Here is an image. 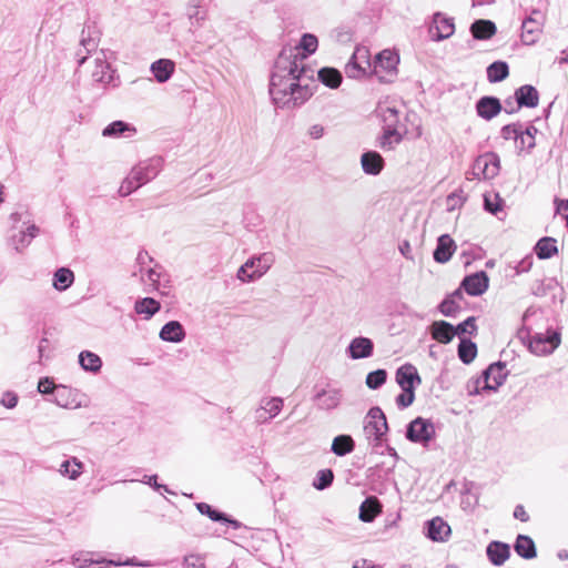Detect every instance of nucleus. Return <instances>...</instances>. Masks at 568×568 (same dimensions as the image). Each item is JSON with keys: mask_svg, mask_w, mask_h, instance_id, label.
<instances>
[{"mask_svg": "<svg viewBox=\"0 0 568 568\" xmlns=\"http://www.w3.org/2000/svg\"><path fill=\"white\" fill-rule=\"evenodd\" d=\"M305 67L296 49H283L277 55L270 79L272 102L280 109H295L304 104L313 90L304 77Z\"/></svg>", "mask_w": 568, "mask_h": 568, "instance_id": "1", "label": "nucleus"}, {"mask_svg": "<svg viewBox=\"0 0 568 568\" xmlns=\"http://www.w3.org/2000/svg\"><path fill=\"white\" fill-rule=\"evenodd\" d=\"M274 262L271 253L264 252L248 258L237 271V278L244 283L263 276Z\"/></svg>", "mask_w": 568, "mask_h": 568, "instance_id": "2", "label": "nucleus"}, {"mask_svg": "<svg viewBox=\"0 0 568 568\" xmlns=\"http://www.w3.org/2000/svg\"><path fill=\"white\" fill-rule=\"evenodd\" d=\"M528 348L537 356H547L560 345L561 334L557 329L548 328L546 333L527 335Z\"/></svg>", "mask_w": 568, "mask_h": 568, "instance_id": "3", "label": "nucleus"}, {"mask_svg": "<svg viewBox=\"0 0 568 568\" xmlns=\"http://www.w3.org/2000/svg\"><path fill=\"white\" fill-rule=\"evenodd\" d=\"M101 33L94 24H88L82 29L79 49L75 52L78 64L82 65L90 61V55L95 57L100 43Z\"/></svg>", "mask_w": 568, "mask_h": 568, "instance_id": "4", "label": "nucleus"}, {"mask_svg": "<svg viewBox=\"0 0 568 568\" xmlns=\"http://www.w3.org/2000/svg\"><path fill=\"white\" fill-rule=\"evenodd\" d=\"M388 427L384 413L378 407L368 410L364 419V434L371 442H379L386 434Z\"/></svg>", "mask_w": 568, "mask_h": 568, "instance_id": "5", "label": "nucleus"}, {"mask_svg": "<svg viewBox=\"0 0 568 568\" xmlns=\"http://www.w3.org/2000/svg\"><path fill=\"white\" fill-rule=\"evenodd\" d=\"M93 68L91 70V78L94 82L100 83L102 87L112 85L116 87L114 71L108 62L106 53L104 50L95 52V57L91 61Z\"/></svg>", "mask_w": 568, "mask_h": 568, "instance_id": "6", "label": "nucleus"}, {"mask_svg": "<svg viewBox=\"0 0 568 568\" xmlns=\"http://www.w3.org/2000/svg\"><path fill=\"white\" fill-rule=\"evenodd\" d=\"M163 169V159L153 156L139 162L132 168V178L136 179L142 185L155 179Z\"/></svg>", "mask_w": 568, "mask_h": 568, "instance_id": "7", "label": "nucleus"}, {"mask_svg": "<svg viewBox=\"0 0 568 568\" xmlns=\"http://www.w3.org/2000/svg\"><path fill=\"white\" fill-rule=\"evenodd\" d=\"M369 52L366 48H356L345 65V74L351 79H361L371 69Z\"/></svg>", "mask_w": 568, "mask_h": 568, "instance_id": "8", "label": "nucleus"}, {"mask_svg": "<svg viewBox=\"0 0 568 568\" xmlns=\"http://www.w3.org/2000/svg\"><path fill=\"white\" fill-rule=\"evenodd\" d=\"M434 435L435 427L433 423L422 417H417L409 423L406 434L410 442L423 445H426L429 440H432Z\"/></svg>", "mask_w": 568, "mask_h": 568, "instance_id": "9", "label": "nucleus"}, {"mask_svg": "<svg viewBox=\"0 0 568 568\" xmlns=\"http://www.w3.org/2000/svg\"><path fill=\"white\" fill-rule=\"evenodd\" d=\"M471 172L478 180H494L497 175V154L488 152L479 155L473 164Z\"/></svg>", "mask_w": 568, "mask_h": 568, "instance_id": "10", "label": "nucleus"}, {"mask_svg": "<svg viewBox=\"0 0 568 568\" xmlns=\"http://www.w3.org/2000/svg\"><path fill=\"white\" fill-rule=\"evenodd\" d=\"M71 562L78 568H89L97 566V568H105L106 566H120V565H130L131 561H113L105 560L101 556L90 551H77L71 557Z\"/></svg>", "mask_w": 568, "mask_h": 568, "instance_id": "11", "label": "nucleus"}, {"mask_svg": "<svg viewBox=\"0 0 568 568\" xmlns=\"http://www.w3.org/2000/svg\"><path fill=\"white\" fill-rule=\"evenodd\" d=\"M284 402L277 396L263 397L258 407L255 409V418L258 423L264 424L275 418L283 409Z\"/></svg>", "mask_w": 568, "mask_h": 568, "instance_id": "12", "label": "nucleus"}, {"mask_svg": "<svg viewBox=\"0 0 568 568\" xmlns=\"http://www.w3.org/2000/svg\"><path fill=\"white\" fill-rule=\"evenodd\" d=\"M497 369V363H493L468 386L469 394H491L497 388V376L494 374Z\"/></svg>", "mask_w": 568, "mask_h": 568, "instance_id": "13", "label": "nucleus"}, {"mask_svg": "<svg viewBox=\"0 0 568 568\" xmlns=\"http://www.w3.org/2000/svg\"><path fill=\"white\" fill-rule=\"evenodd\" d=\"M398 62L399 58L394 51L383 50L375 57L373 73L383 80L385 78L383 73L393 74L396 71Z\"/></svg>", "mask_w": 568, "mask_h": 568, "instance_id": "14", "label": "nucleus"}, {"mask_svg": "<svg viewBox=\"0 0 568 568\" xmlns=\"http://www.w3.org/2000/svg\"><path fill=\"white\" fill-rule=\"evenodd\" d=\"M373 341L364 336H357L352 338L346 348L347 356L353 361L368 358L373 355Z\"/></svg>", "mask_w": 568, "mask_h": 568, "instance_id": "15", "label": "nucleus"}, {"mask_svg": "<svg viewBox=\"0 0 568 568\" xmlns=\"http://www.w3.org/2000/svg\"><path fill=\"white\" fill-rule=\"evenodd\" d=\"M396 382L400 388L413 389L420 385L422 378L413 364H404L396 371Z\"/></svg>", "mask_w": 568, "mask_h": 568, "instance_id": "16", "label": "nucleus"}, {"mask_svg": "<svg viewBox=\"0 0 568 568\" xmlns=\"http://www.w3.org/2000/svg\"><path fill=\"white\" fill-rule=\"evenodd\" d=\"M79 397L80 395L75 389L59 386L54 394V403L62 408L77 409L84 406Z\"/></svg>", "mask_w": 568, "mask_h": 568, "instance_id": "17", "label": "nucleus"}, {"mask_svg": "<svg viewBox=\"0 0 568 568\" xmlns=\"http://www.w3.org/2000/svg\"><path fill=\"white\" fill-rule=\"evenodd\" d=\"M40 234V229L30 221H22V227L11 235V243L14 248L19 246L27 247L31 245L32 240Z\"/></svg>", "mask_w": 568, "mask_h": 568, "instance_id": "18", "label": "nucleus"}, {"mask_svg": "<svg viewBox=\"0 0 568 568\" xmlns=\"http://www.w3.org/2000/svg\"><path fill=\"white\" fill-rule=\"evenodd\" d=\"M459 288L471 296L480 295L488 288V278L484 272L471 274L463 280Z\"/></svg>", "mask_w": 568, "mask_h": 568, "instance_id": "19", "label": "nucleus"}, {"mask_svg": "<svg viewBox=\"0 0 568 568\" xmlns=\"http://www.w3.org/2000/svg\"><path fill=\"white\" fill-rule=\"evenodd\" d=\"M454 30L455 26L453 19L446 18L439 12L434 14L433 26L430 27L434 40L440 41L447 39L454 33Z\"/></svg>", "mask_w": 568, "mask_h": 568, "instance_id": "20", "label": "nucleus"}, {"mask_svg": "<svg viewBox=\"0 0 568 568\" xmlns=\"http://www.w3.org/2000/svg\"><path fill=\"white\" fill-rule=\"evenodd\" d=\"M404 132H400L399 129H383V132L376 139V145L383 151H393L404 139Z\"/></svg>", "mask_w": 568, "mask_h": 568, "instance_id": "21", "label": "nucleus"}, {"mask_svg": "<svg viewBox=\"0 0 568 568\" xmlns=\"http://www.w3.org/2000/svg\"><path fill=\"white\" fill-rule=\"evenodd\" d=\"M517 108H536L539 102L538 90L530 84H525L515 91Z\"/></svg>", "mask_w": 568, "mask_h": 568, "instance_id": "22", "label": "nucleus"}, {"mask_svg": "<svg viewBox=\"0 0 568 568\" xmlns=\"http://www.w3.org/2000/svg\"><path fill=\"white\" fill-rule=\"evenodd\" d=\"M377 114L383 123V129H399L400 110L387 103L379 104Z\"/></svg>", "mask_w": 568, "mask_h": 568, "instance_id": "23", "label": "nucleus"}, {"mask_svg": "<svg viewBox=\"0 0 568 568\" xmlns=\"http://www.w3.org/2000/svg\"><path fill=\"white\" fill-rule=\"evenodd\" d=\"M84 471V464L75 456L68 457L64 459L59 468L58 473L69 479V480H78Z\"/></svg>", "mask_w": 568, "mask_h": 568, "instance_id": "24", "label": "nucleus"}, {"mask_svg": "<svg viewBox=\"0 0 568 568\" xmlns=\"http://www.w3.org/2000/svg\"><path fill=\"white\" fill-rule=\"evenodd\" d=\"M361 165L364 173L368 175H378L384 169L385 162L378 152L367 151L361 156Z\"/></svg>", "mask_w": 568, "mask_h": 568, "instance_id": "25", "label": "nucleus"}, {"mask_svg": "<svg viewBox=\"0 0 568 568\" xmlns=\"http://www.w3.org/2000/svg\"><path fill=\"white\" fill-rule=\"evenodd\" d=\"M450 532V526L440 517H435L427 523V537L434 541H446Z\"/></svg>", "mask_w": 568, "mask_h": 568, "instance_id": "26", "label": "nucleus"}, {"mask_svg": "<svg viewBox=\"0 0 568 568\" xmlns=\"http://www.w3.org/2000/svg\"><path fill=\"white\" fill-rule=\"evenodd\" d=\"M185 329L178 321H170L163 325L159 337L169 343H181L185 338Z\"/></svg>", "mask_w": 568, "mask_h": 568, "instance_id": "27", "label": "nucleus"}, {"mask_svg": "<svg viewBox=\"0 0 568 568\" xmlns=\"http://www.w3.org/2000/svg\"><path fill=\"white\" fill-rule=\"evenodd\" d=\"M175 63L170 59H159L151 63L150 71L159 83L169 81L174 73Z\"/></svg>", "mask_w": 568, "mask_h": 568, "instance_id": "28", "label": "nucleus"}, {"mask_svg": "<svg viewBox=\"0 0 568 568\" xmlns=\"http://www.w3.org/2000/svg\"><path fill=\"white\" fill-rule=\"evenodd\" d=\"M342 400V394L338 389H323L316 395V405L324 410L336 408Z\"/></svg>", "mask_w": 568, "mask_h": 568, "instance_id": "29", "label": "nucleus"}, {"mask_svg": "<svg viewBox=\"0 0 568 568\" xmlns=\"http://www.w3.org/2000/svg\"><path fill=\"white\" fill-rule=\"evenodd\" d=\"M318 47L317 38L312 33H305L302 36L298 45L288 47L287 49H296L298 51V57L301 58V67H304V60L313 54Z\"/></svg>", "mask_w": 568, "mask_h": 568, "instance_id": "30", "label": "nucleus"}, {"mask_svg": "<svg viewBox=\"0 0 568 568\" xmlns=\"http://www.w3.org/2000/svg\"><path fill=\"white\" fill-rule=\"evenodd\" d=\"M430 333L434 339L439 343L447 344L455 336V327L447 322H434L430 327Z\"/></svg>", "mask_w": 568, "mask_h": 568, "instance_id": "31", "label": "nucleus"}, {"mask_svg": "<svg viewBox=\"0 0 568 568\" xmlns=\"http://www.w3.org/2000/svg\"><path fill=\"white\" fill-rule=\"evenodd\" d=\"M463 298L462 288L456 290L439 304L440 313L445 316L455 315L462 308Z\"/></svg>", "mask_w": 568, "mask_h": 568, "instance_id": "32", "label": "nucleus"}, {"mask_svg": "<svg viewBox=\"0 0 568 568\" xmlns=\"http://www.w3.org/2000/svg\"><path fill=\"white\" fill-rule=\"evenodd\" d=\"M381 511L382 507L377 498L369 497L359 507V519L364 523H371Z\"/></svg>", "mask_w": 568, "mask_h": 568, "instance_id": "33", "label": "nucleus"}, {"mask_svg": "<svg viewBox=\"0 0 568 568\" xmlns=\"http://www.w3.org/2000/svg\"><path fill=\"white\" fill-rule=\"evenodd\" d=\"M160 303L151 297L140 298L134 304V311L136 314L143 316L145 320H150L154 314L160 311Z\"/></svg>", "mask_w": 568, "mask_h": 568, "instance_id": "34", "label": "nucleus"}, {"mask_svg": "<svg viewBox=\"0 0 568 568\" xmlns=\"http://www.w3.org/2000/svg\"><path fill=\"white\" fill-rule=\"evenodd\" d=\"M476 111L480 118L491 120L497 115V98L483 97L476 104Z\"/></svg>", "mask_w": 568, "mask_h": 568, "instance_id": "35", "label": "nucleus"}, {"mask_svg": "<svg viewBox=\"0 0 568 568\" xmlns=\"http://www.w3.org/2000/svg\"><path fill=\"white\" fill-rule=\"evenodd\" d=\"M79 364L87 372L98 373L102 367V359L93 352L83 351L79 354Z\"/></svg>", "mask_w": 568, "mask_h": 568, "instance_id": "36", "label": "nucleus"}, {"mask_svg": "<svg viewBox=\"0 0 568 568\" xmlns=\"http://www.w3.org/2000/svg\"><path fill=\"white\" fill-rule=\"evenodd\" d=\"M539 32H540V24L536 20L528 18L523 21L521 39H523L524 43H526V44L535 43Z\"/></svg>", "mask_w": 568, "mask_h": 568, "instance_id": "37", "label": "nucleus"}, {"mask_svg": "<svg viewBox=\"0 0 568 568\" xmlns=\"http://www.w3.org/2000/svg\"><path fill=\"white\" fill-rule=\"evenodd\" d=\"M470 31L475 39H488L496 32V26L489 20H477L471 24Z\"/></svg>", "mask_w": 568, "mask_h": 568, "instance_id": "38", "label": "nucleus"}, {"mask_svg": "<svg viewBox=\"0 0 568 568\" xmlns=\"http://www.w3.org/2000/svg\"><path fill=\"white\" fill-rule=\"evenodd\" d=\"M515 550L520 557L525 559H531L536 557L535 544L532 539L527 536H518L515 545Z\"/></svg>", "mask_w": 568, "mask_h": 568, "instance_id": "39", "label": "nucleus"}, {"mask_svg": "<svg viewBox=\"0 0 568 568\" xmlns=\"http://www.w3.org/2000/svg\"><path fill=\"white\" fill-rule=\"evenodd\" d=\"M320 81L331 89H336L342 82V74L334 68H323L318 71Z\"/></svg>", "mask_w": 568, "mask_h": 568, "instance_id": "40", "label": "nucleus"}, {"mask_svg": "<svg viewBox=\"0 0 568 568\" xmlns=\"http://www.w3.org/2000/svg\"><path fill=\"white\" fill-rule=\"evenodd\" d=\"M354 449V440L348 435H339L333 439L332 452L337 456L349 454Z\"/></svg>", "mask_w": 568, "mask_h": 568, "instance_id": "41", "label": "nucleus"}, {"mask_svg": "<svg viewBox=\"0 0 568 568\" xmlns=\"http://www.w3.org/2000/svg\"><path fill=\"white\" fill-rule=\"evenodd\" d=\"M544 320L542 313L537 308H528L523 316V329L527 335L538 327V323Z\"/></svg>", "mask_w": 568, "mask_h": 568, "instance_id": "42", "label": "nucleus"}, {"mask_svg": "<svg viewBox=\"0 0 568 568\" xmlns=\"http://www.w3.org/2000/svg\"><path fill=\"white\" fill-rule=\"evenodd\" d=\"M477 355L476 344L469 339L463 338L458 346V357L465 364L471 363Z\"/></svg>", "mask_w": 568, "mask_h": 568, "instance_id": "43", "label": "nucleus"}, {"mask_svg": "<svg viewBox=\"0 0 568 568\" xmlns=\"http://www.w3.org/2000/svg\"><path fill=\"white\" fill-rule=\"evenodd\" d=\"M74 276L69 268H59L53 276V286L58 291L67 290L73 283Z\"/></svg>", "mask_w": 568, "mask_h": 568, "instance_id": "44", "label": "nucleus"}, {"mask_svg": "<svg viewBox=\"0 0 568 568\" xmlns=\"http://www.w3.org/2000/svg\"><path fill=\"white\" fill-rule=\"evenodd\" d=\"M514 143H515V150L518 153H521V152L528 153L536 145L535 136L531 135L529 133V131H524V129L521 131H519L518 139Z\"/></svg>", "mask_w": 568, "mask_h": 568, "instance_id": "45", "label": "nucleus"}, {"mask_svg": "<svg viewBox=\"0 0 568 568\" xmlns=\"http://www.w3.org/2000/svg\"><path fill=\"white\" fill-rule=\"evenodd\" d=\"M128 131L135 132V129L131 128L130 124L119 120L106 125L103 129L102 134L103 136L116 138L124 134Z\"/></svg>", "mask_w": 568, "mask_h": 568, "instance_id": "46", "label": "nucleus"}, {"mask_svg": "<svg viewBox=\"0 0 568 568\" xmlns=\"http://www.w3.org/2000/svg\"><path fill=\"white\" fill-rule=\"evenodd\" d=\"M186 14L192 26H201L206 18L205 11L201 10L200 0H192L189 3Z\"/></svg>", "mask_w": 568, "mask_h": 568, "instance_id": "47", "label": "nucleus"}, {"mask_svg": "<svg viewBox=\"0 0 568 568\" xmlns=\"http://www.w3.org/2000/svg\"><path fill=\"white\" fill-rule=\"evenodd\" d=\"M386 371L384 369H377L374 372H371L366 376V385L371 389H377L386 382Z\"/></svg>", "mask_w": 568, "mask_h": 568, "instance_id": "48", "label": "nucleus"}, {"mask_svg": "<svg viewBox=\"0 0 568 568\" xmlns=\"http://www.w3.org/2000/svg\"><path fill=\"white\" fill-rule=\"evenodd\" d=\"M141 186H142V184L136 179L132 178V172L130 171V173L122 181V183L119 187V194L121 196H128Z\"/></svg>", "mask_w": 568, "mask_h": 568, "instance_id": "49", "label": "nucleus"}, {"mask_svg": "<svg viewBox=\"0 0 568 568\" xmlns=\"http://www.w3.org/2000/svg\"><path fill=\"white\" fill-rule=\"evenodd\" d=\"M196 508L199 509V511L202 514V515H206L209 516L212 520L214 521H221V520H226L227 519L224 517L223 514L214 510L211 508L210 505L205 504V503H200L196 505ZM229 523H231L232 525H234L235 527L239 526L237 521H234V520H229Z\"/></svg>", "mask_w": 568, "mask_h": 568, "instance_id": "50", "label": "nucleus"}, {"mask_svg": "<svg viewBox=\"0 0 568 568\" xmlns=\"http://www.w3.org/2000/svg\"><path fill=\"white\" fill-rule=\"evenodd\" d=\"M464 202H465V196H464L463 191L453 192L446 197V210L448 212H453V211L462 207Z\"/></svg>", "mask_w": 568, "mask_h": 568, "instance_id": "51", "label": "nucleus"}, {"mask_svg": "<svg viewBox=\"0 0 568 568\" xmlns=\"http://www.w3.org/2000/svg\"><path fill=\"white\" fill-rule=\"evenodd\" d=\"M333 471L329 469H323L317 473L316 481L314 483V487L316 489H325L333 481Z\"/></svg>", "mask_w": 568, "mask_h": 568, "instance_id": "52", "label": "nucleus"}, {"mask_svg": "<svg viewBox=\"0 0 568 568\" xmlns=\"http://www.w3.org/2000/svg\"><path fill=\"white\" fill-rule=\"evenodd\" d=\"M524 125L521 123H513L507 124L501 128V136L505 140H514V142L518 139L519 131H521Z\"/></svg>", "mask_w": 568, "mask_h": 568, "instance_id": "53", "label": "nucleus"}, {"mask_svg": "<svg viewBox=\"0 0 568 568\" xmlns=\"http://www.w3.org/2000/svg\"><path fill=\"white\" fill-rule=\"evenodd\" d=\"M415 390L402 388V393L396 397V404L400 408H406L413 404Z\"/></svg>", "mask_w": 568, "mask_h": 568, "instance_id": "54", "label": "nucleus"}, {"mask_svg": "<svg viewBox=\"0 0 568 568\" xmlns=\"http://www.w3.org/2000/svg\"><path fill=\"white\" fill-rule=\"evenodd\" d=\"M182 568H206L203 558L199 555L190 554L183 557Z\"/></svg>", "mask_w": 568, "mask_h": 568, "instance_id": "55", "label": "nucleus"}, {"mask_svg": "<svg viewBox=\"0 0 568 568\" xmlns=\"http://www.w3.org/2000/svg\"><path fill=\"white\" fill-rule=\"evenodd\" d=\"M483 196L485 210L491 214H497V193L485 191Z\"/></svg>", "mask_w": 568, "mask_h": 568, "instance_id": "56", "label": "nucleus"}, {"mask_svg": "<svg viewBox=\"0 0 568 568\" xmlns=\"http://www.w3.org/2000/svg\"><path fill=\"white\" fill-rule=\"evenodd\" d=\"M476 329V326H475V318L474 317H468L466 321H464L463 323L458 324L456 327H455V335H462V334H471Z\"/></svg>", "mask_w": 568, "mask_h": 568, "instance_id": "57", "label": "nucleus"}, {"mask_svg": "<svg viewBox=\"0 0 568 568\" xmlns=\"http://www.w3.org/2000/svg\"><path fill=\"white\" fill-rule=\"evenodd\" d=\"M559 242L556 237L544 236L539 239L532 248H558Z\"/></svg>", "mask_w": 568, "mask_h": 568, "instance_id": "58", "label": "nucleus"}, {"mask_svg": "<svg viewBox=\"0 0 568 568\" xmlns=\"http://www.w3.org/2000/svg\"><path fill=\"white\" fill-rule=\"evenodd\" d=\"M520 108H517L516 97L514 98L509 97L504 101V105L499 101V112L501 110H505L506 113L511 114L515 111L519 110Z\"/></svg>", "mask_w": 568, "mask_h": 568, "instance_id": "59", "label": "nucleus"}, {"mask_svg": "<svg viewBox=\"0 0 568 568\" xmlns=\"http://www.w3.org/2000/svg\"><path fill=\"white\" fill-rule=\"evenodd\" d=\"M54 389L57 390V387H55L53 381H51L50 378L45 377V378H42V379L39 381L38 390L40 393H42V394H50Z\"/></svg>", "mask_w": 568, "mask_h": 568, "instance_id": "60", "label": "nucleus"}, {"mask_svg": "<svg viewBox=\"0 0 568 568\" xmlns=\"http://www.w3.org/2000/svg\"><path fill=\"white\" fill-rule=\"evenodd\" d=\"M18 403V396L14 393L7 392L1 397V405L7 408H14Z\"/></svg>", "mask_w": 568, "mask_h": 568, "instance_id": "61", "label": "nucleus"}, {"mask_svg": "<svg viewBox=\"0 0 568 568\" xmlns=\"http://www.w3.org/2000/svg\"><path fill=\"white\" fill-rule=\"evenodd\" d=\"M436 248H456L454 240L448 234H443L437 240Z\"/></svg>", "mask_w": 568, "mask_h": 568, "instance_id": "62", "label": "nucleus"}, {"mask_svg": "<svg viewBox=\"0 0 568 568\" xmlns=\"http://www.w3.org/2000/svg\"><path fill=\"white\" fill-rule=\"evenodd\" d=\"M308 136L313 140H318L323 138L325 133V128L322 124H313L308 129Z\"/></svg>", "mask_w": 568, "mask_h": 568, "instance_id": "63", "label": "nucleus"}, {"mask_svg": "<svg viewBox=\"0 0 568 568\" xmlns=\"http://www.w3.org/2000/svg\"><path fill=\"white\" fill-rule=\"evenodd\" d=\"M556 211L561 214L562 219L566 222V227L568 229V200L560 201L557 203Z\"/></svg>", "mask_w": 568, "mask_h": 568, "instance_id": "64", "label": "nucleus"}]
</instances>
